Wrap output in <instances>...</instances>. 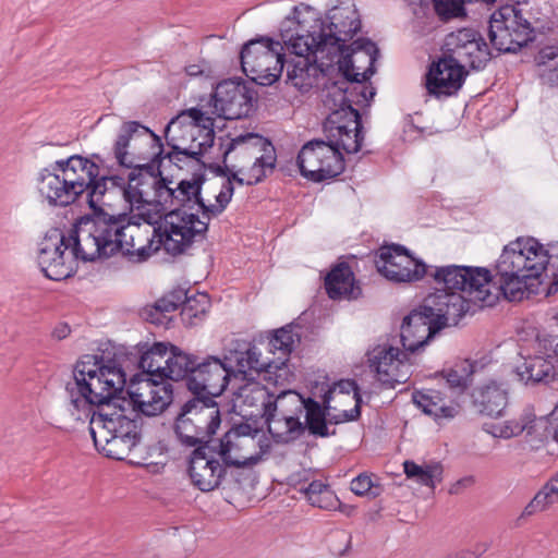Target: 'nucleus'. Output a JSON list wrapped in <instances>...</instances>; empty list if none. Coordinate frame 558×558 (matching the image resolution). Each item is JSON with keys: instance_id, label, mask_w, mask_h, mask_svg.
<instances>
[{"instance_id": "obj_1", "label": "nucleus", "mask_w": 558, "mask_h": 558, "mask_svg": "<svg viewBox=\"0 0 558 558\" xmlns=\"http://www.w3.org/2000/svg\"><path fill=\"white\" fill-rule=\"evenodd\" d=\"M538 241L518 238L504 247L496 264V278L485 267L448 265L433 274L436 284L457 289L485 306L494 305L502 295L509 301H521L529 290L527 281L542 276L537 263Z\"/></svg>"}, {"instance_id": "obj_2", "label": "nucleus", "mask_w": 558, "mask_h": 558, "mask_svg": "<svg viewBox=\"0 0 558 558\" xmlns=\"http://www.w3.org/2000/svg\"><path fill=\"white\" fill-rule=\"evenodd\" d=\"M288 24H294L305 36L311 37L319 51L341 59H364L374 63L379 54L377 46L369 39L359 38L347 44L361 31L360 13L353 0H329V8L323 16L318 10L299 3L293 7Z\"/></svg>"}, {"instance_id": "obj_3", "label": "nucleus", "mask_w": 558, "mask_h": 558, "mask_svg": "<svg viewBox=\"0 0 558 558\" xmlns=\"http://www.w3.org/2000/svg\"><path fill=\"white\" fill-rule=\"evenodd\" d=\"M206 232L207 222L181 209L170 210L158 228L148 222H133L129 217L119 253L143 262L163 247L168 254L175 256L184 253L194 242L203 241Z\"/></svg>"}, {"instance_id": "obj_4", "label": "nucleus", "mask_w": 558, "mask_h": 558, "mask_svg": "<svg viewBox=\"0 0 558 558\" xmlns=\"http://www.w3.org/2000/svg\"><path fill=\"white\" fill-rule=\"evenodd\" d=\"M65 145L43 143L35 148L37 158L53 163L37 175L39 195L53 207H66L77 202L89 185L98 181L99 167L81 155L63 156Z\"/></svg>"}, {"instance_id": "obj_5", "label": "nucleus", "mask_w": 558, "mask_h": 558, "mask_svg": "<svg viewBox=\"0 0 558 558\" xmlns=\"http://www.w3.org/2000/svg\"><path fill=\"white\" fill-rule=\"evenodd\" d=\"M107 190L105 177L88 186L84 194L93 215L81 218L72 228L74 250L83 262L109 258L121 250L129 216L104 209L102 199Z\"/></svg>"}, {"instance_id": "obj_6", "label": "nucleus", "mask_w": 558, "mask_h": 558, "mask_svg": "<svg viewBox=\"0 0 558 558\" xmlns=\"http://www.w3.org/2000/svg\"><path fill=\"white\" fill-rule=\"evenodd\" d=\"M125 384L124 372L114 364H102L96 355H84L65 384L68 412L75 421L87 420L93 407L113 405Z\"/></svg>"}, {"instance_id": "obj_7", "label": "nucleus", "mask_w": 558, "mask_h": 558, "mask_svg": "<svg viewBox=\"0 0 558 558\" xmlns=\"http://www.w3.org/2000/svg\"><path fill=\"white\" fill-rule=\"evenodd\" d=\"M428 294L420 306L412 310L401 324L400 340L411 354L423 348L439 330L457 325L469 311L470 304L457 289L444 284Z\"/></svg>"}, {"instance_id": "obj_8", "label": "nucleus", "mask_w": 558, "mask_h": 558, "mask_svg": "<svg viewBox=\"0 0 558 558\" xmlns=\"http://www.w3.org/2000/svg\"><path fill=\"white\" fill-rule=\"evenodd\" d=\"M223 166L215 165L211 169L227 180L239 184L253 185L259 183L267 170L276 165V153L272 144L265 137L247 133L232 138L222 154Z\"/></svg>"}, {"instance_id": "obj_9", "label": "nucleus", "mask_w": 558, "mask_h": 558, "mask_svg": "<svg viewBox=\"0 0 558 558\" xmlns=\"http://www.w3.org/2000/svg\"><path fill=\"white\" fill-rule=\"evenodd\" d=\"M142 425L141 415L130 417L121 404L114 403L93 412L89 432L98 450L108 458L125 460L141 442Z\"/></svg>"}, {"instance_id": "obj_10", "label": "nucleus", "mask_w": 558, "mask_h": 558, "mask_svg": "<svg viewBox=\"0 0 558 558\" xmlns=\"http://www.w3.org/2000/svg\"><path fill=\"white\" fill-rule=\"evenodd\" d=\"M280 37L286 51L293 54L290 60L284 59L287 82L301 92H307L317 84L319 75L323 74L318 59H327L331 63V54L314 47L316 43L294 24H288L287 17L281 23Z\"/></svg>"}, {"instance_id": "obj_11", "label": "nucleus", "mask_w": 558, "mask_h": 558, "mask_svg": "<svg viewBox=\"0 0 558 558\" xmlns=\"http://www.w3.org/2000/svg\"><path fill=\"white\" fill-rule=\"evenodd\" d=\"M220 423V410L214 399L193 397L181 407L173 430L182 446L197 448L210 446Z\"/></svg>"}, {"instance_id": "obj_12", "label": "nucleus", "mask_w": 558, "mask_h": 558, "mask_svg": "<svg viewBox=\"0 0 558 558\" xmlns=\"http://www.w3.org/2000/svg\"><path fill=\"white\" fill-rule=\"evenodd\" d=\"M162 153L160 136L137 121L123 122L112 146L117 163L126 169L159 162Z\"/></svg>"}, {"instance_id": "obj_13", "label": "nucleus", "mask_w": 558, "mask_h": 558, "mask_svg": "<svg viewBox=\"0 0 558 558\" xmlns=\"http://www.w3.org/2000/svg\"><path fill=\"white\" fill-rule=\"evenodd\" d=\"M488 37L498 52H517L536 39V29L517 3L501 7L490 15Z\"/></svg>"}, {"instance_id": "obj_14", "label": "nucleus", "mask_w": 558, "mask_h": 558, "mask_svg": "<svg viewBox=\"0 0 558 558\" xmlns=\"http://www.w3.org/2000/svg\"><path fill=\"white\" fill-rule=\"evenodd\" d=\"M284 44L269 38L248 41L241 50L243 72L256 84L269 86L280 76L284 68Z\"/></svg>"}, {"instance_id": "obj_15", "label": "nucleus", "mask_w": 558, "mask_h": 558, "mask_svg": "<svg viewBox=\"0 0 558 558\" xmlns=\"http://www.w3.org/2000/svg\"><path fill=\"white\" fill-rule=\"evenodd\" d=\"M74 233L68 235L61 229H50L39 243L37 262L44 275L56 281L71 277L76 270V260L82 256L74 250Z\"/></svg>"}, {"instance_id": "obj_16", "label": "nucleus", "mask_w": 558, "mask_h": 558, "mask_svg": "<svg viewBox=\"0 0 558 558\" xmlns=\"http://www.w3.org/2000/svg\"><path fill=\"white\" fill-rule=\"evenodd\" d=\"M305 408L306 398L293 390L281 391L275 397L266 422L275 442L289 444L304 434L301 416Z\"/></svg>"}, {"instance_id": "obj_17", "label": "nucleus", "mask_w": 558, "mask_h": 558, "mask_svg": "<svg viewBox=\"0 0 558 558\" xmlns=\"http://www.w3.org/2000/svg\"><path fill=\"white\" fill-rule=\"evenodd\" d=\"M298 166L301 174L313 181L323 182L340 175L345 168L343 155L324 140H312L299 151Z\"/></svg>"}, {"instance_id": "obj_18", "label": "nucleus", "mask_w": 558, "mask_h": 558, "mask_svg": "<svg viewBox=\"0 0 558 558\" xmlns=\"http://www.w3.org/2000/svg\"><path fill=\"white\" fill-rule=\"evenodd\" d=\"M375 266L379 274L393 282H414L433 274L438 267L427 266L424 262L416 259L408 248L400 244L381 246L375 256Z\"/></svg>"}, {"instance_id": "obj_19", "label": "nucleus", "mask_w": 558, "mask_h": 558, "mask_svg": "<svg viewBox=\"0 0 558 558\" xmlns=\"http://www.w3.org/2000/svg\"><path fill=\"white\" fill-rule=\"evenodd\" d=\"M203 182V175H195L192 180H182L174 189L175 197L172 210L181 209L189 214L185 208L192 209L194 205H197L202 209V218L195 216L207 222L208 227L211 217L220 215L226 209L232 198L234 187L231 180H227L215 196L216 204H206L201 193Z\"/></svg>"}, {"instance_id": "obj_20", "label": "nucleus", "mask_w": 558, "mask_h": 558, "mask_svg": "<svg viewBox=\"0 0 558 558\" xmlns=\"http://www.w3.org/2000/svg\"><path fill=\"white\" fill-rule=\"evenodd\" d=\"M255 92L245 83L228 80L220 82L207 105L208 116L239 120L250 114Z\"/></svg>"}, {"instance_id": "obj_21", "label": "nucleus", "mask_w": 558, "mask_h": 558, "mask_svg": "<svg viewBox=\"0 0 558 558\" xmlns=\"http://www.w3.org/2000/svg\"><path fill=\"white\" fill-rule=\"evenodd\" d=\"M161 174L159 168L154 162H146L142 166L131 168L128 177L111 175L105 177L106 183L111 182L113 186L120 189L123 197L132 207L140 208L143 205H151L156 199L155 187L159 183L158 178Z\"/></svg>"}, {"instance_id": "obj_22", "label": "nucleus", "mask_w": 558, "mask_h": 558, "mask_svg": "<svg viewBox=\"0 0 558 558\" xmlns=\"http://www.w3.org/2000/svg\"><path fill=\"white\" fill-rule=\"evenodd\" d=\"M444 56L456 63L480 70L492 59L488 45L483 36L473 28H461L450 33L445 40Z\"/></svg>"}, {"instance_id": "obj_23", "label": "nucleus", "mask_w": 558, "mask_h": 558, "mask_svg": "<svg viewBox=\"0 0 558 558\" xmlns=\"http://www.w3.org/2000/svg\"><path fill=\"white\" fill-rule=\"evenodd\" d=\"M231 377L230 368L226 361L209 356L204 362H198L192 376H189L186 386L194 397L211 398L220 396Z\"/></svg>"}, {"instance_id": "obj_24", "label": "nucleus", "mask_w": 558, "mask_h": 558, "mask_svg": "<svg viewBox=\"0 0 558 558\" xmlns=\"http://www.w3.org/2000/svg\"><path fill=\"white\" fill-rule=\"evenodd\" d=\"M410 354L392 345L378 347L369 357L371 367L374 368L383 385L395 388L397 384L407 383L411 376L413 363Z\"/></svg>"}, {"instance_id": "obj_25", "label": "nucleus", "mask_w": 558, "mask_h": 558, "mask_svg": "<svg viewBox=\"0 0 558 558\" xmlns=\"http://www.w3.org/2000/svg\"><path fill=\"white\" fill-rule=\"evenodd\" d=\"M466 75L464 65L442 54L429 64L425 74V88L429 96L437 99L450 97L461 89Z\"/></svg>"}, {"instance_id": "obj_26", "label": "nucleus", "mask_w": 558, "mask_h": 558, "mask_svg": "<svg viewBox=\"0 0 558 558\" xmlns=\"http://www.w3.org/2000/svg\"><path fill=\"white\" fill-rule=\"evenodd\" d=\"M361 116L359 111H347V116L330 112L324 123L327 141L339 151L357 153L362 145Z\"/></svg>"}, {"instance_id": "obj_27", "label": "nucleus", "mask_w": 558, "mask_h": 558, "mask_svg": "<svg viewBox=\"0 0 558 558\" xmlns=\"http://www.w3.org/2000/svg\"><path fill=\"white\" fill-rule=\"evenodd\" d=\"M357 59H331V63L337 64L338 71L341 74L340 78L328 81L324 88V105L331 112L344 109L347 107L348 94H345L347 85L352 82L360 83L361 80H369L375 73L374 63H368V66L360 72V68L355 66Z\"/></svg>"}, {"instance_id": "obj_28", "label": "nucleus", "mask_w": 558, "mask_h": 558, "mask_svg": "<svg viewBox=\"0 0 558 558\" xmlns=\"http://www.w3.org/2000/svg\"><path fill=\"white\" fill-rule=\"evenodd\" d=\"M129 405L135 414L155 416L172 402V385L157 379H147L129 390Z\"/></svg>"}, {"instance_id": "obj_29", "label": "nucleus", "mask_w": 558, "mask_h": 558, "mask_svg": "<svg viewBox=\"0 0 558 558\" xmlns=\"http://www.w3.org/2000/svg\"><path fill=\"white\" fill-rule=\"evenodd\" d=\"M227 468L216 456L214 446L195 448L190 458L189 475L192 484L202 492L217 488L226 476Z\"/></svg>"}, {"instance_id": "obj_30", "label": "nucleus", "mask_w": 558, "mask_h": 558, "mask_svg": "<svg viewBox=\"0 0 558 558\" xmlns=\"http://www.w3.org/2000/svg\"><path fill=\"white\" fill-rule=\"evenodd\" d=\"M274 396L260 383L247 380L238 389V407L240 414L247 420L265 418L267 422L271 411Z\"/></svg>"}, {"instance_id": "obj_31", "label": "nucleus", "mask_w": 558, "mask_h": 558, "mask_svg": "<svg viewBox=\"0 0 558 558\" xmlns=\"http://www.w3.org/2000/svg\"><path fill=\"white\" fill-rule=\"evenodd\" d=\"M255 447L254 437H239L236 433H226L216 448V456L228 468L254 465L258 457L252 454Z\"/></svg>"}, {"instance_id": "obj_32", "label": "nucleus", "mask_w": 558, "mask_h": 558, "mask_svg": "<svg viewBox=\"0 0 558 558\" xmlns=\"http://www.w3.org/2000/svg\"><path fill=\"white\" fill-rule=\"evenodd\" d=\"M509 390L505 383L494 379L474 388L472 392V404L483 415L499 417L508 405Z\"/></svg>"}, {"instance_id": "obj_33", "label": "nucleus", "mask_w": 558, "mask_h": 558, "mask_svg": "<svg viewBox=\"0 0 558 558\" xmlns=\"http://www.w3.org/2000/svg\"><path fill=\"white\" fill-rule=\"evenodd\" d=\"M228 366L235 378L241 376L243 380H253V374L262 372L274 373V362L269 357H262L255 345L248 347L245 351H233L226 357Z\"/></svg>"}, {"instance_id": "obj_34", "label": "nucleus", "mask_w": 558, "mask_h": 558, "mask_svg": "<svg viewBox=\"0 0 558 558\" xmlns=\"http://www.w3.org/2000/svg\"><path fill=\"white\" fill-rule=\"evenodd\" d=\"M187 118L191 121L186 123V126L181 129L183 136H189L190 144L199 145V157L210 148L214 144L215 132H214V118L208 116V111H204L198 108H191L187 110Z\"/></svg>"}, {"instance_id": "obj_35", "label": "nucleus", "mask_w": 558, "mask_h": 558, "mask_svg": "<svg viewBox=\"0 0 558 558\" xmlns=\"http://www.w3.org/2000/svg\"><path fill=\"white\" fill-rule=\"evenodd\" d=\"M325 288L330 299H356L361 294L360 287L355 286L354 275L347 263L336 265L325 278Z\"/></svg>"}, {"instance_id": "obj_36", "label": "nucleus", "mask_w": 558, "mask_h": 558, "mask_svg": "<svg viewBox=\"0 0 558 558\" xmlns=\"http://www.w3.org/2000/svg\"><path fill=\"white\" fill-rule=\"evenodd\" d=\"M175 129L177 123L169 122L165 130V138L168 146L171 147V150L167 154H161L160 161L156 162L157 169L160 168V165L165 159H168L170 163L175 165L180 169L183 168L182 163L187 160L199 162V145H186L185 143H182V137L177 136Z\"/></svg>"}, {"instance_id": "obj_37", "label": "nucleus", "mask_w": 558, "mask_h": 558, "mask_svg": "<svg viewBox=\"0 0 558 558\" xmlns=\"http://www.w3.org/2000/svg\"><path fill=\"white\" fill-rule=\"evenodd\" d=\"M413 401L425 414L434 416L436 421L453 418L460 410L458 403L447 402L440 391L435 389L416 391L413 395Z\"/></svg>"}, {"instance_id": "obj_38", "label": "nucleus", "mask_w": 558, "mask_h": 558, "mask_svg": "<svg viewBox=\"0 0 558 558\" xmlns=\"http://www.w3.org/2000/svg\"><path fill=\"white\" fill-rule=\"evenodd\" d=\"M529 421L525 432L533 448L538 449L542 445L547 447L553 444L558 445V417L553 414L536 417L529 411Z\"/></svg>"}, {"instance_id": "obj_39", "label": "nucleus", "mask_w": 558, "mask_h": 558, "mask_svg": "<svg viewBox=\"0 0 558 558\" xmlns=\"http://www.w3.org/2000/svg\"><path fill=\"white\" fill-rule=\"evenodd\" d=\"M296 342H300V335L294 332L291 324L274 331L269 338L268 350L274 355L278 354L270 359V362H274L275 371L281 369L286 365Z\"/></svg>"}, {"instance_id": "obj_40", "label": "nucleus", "mask_w": 558, "mask_h": 558, "mask_svg": "<svg viewBox=\"0 0 558 558\" xmlns=\"http://www.w3.org/2000/svg\"><path fill=\"white\" fill-rule=\"evenodd\" d=\"M518 375L525 384L558 381V373L550 361L542 356L529 357L518 367Z\"/></svg>"}, {"instance_id": "obj_41", "label": "nucleus", "mask_w": 558, "mask_h": 558, "mask_svg": "<svg viewBox=\"0 0 558 558\" xmlns=\"http://www.w3.org/2000/svg\"><path fill=\"white\" fill-rule=\"evenodd\" d=\"M168 347L166 343L156 342L145 351H142L138 367L149 376L148 379L165 381Z\"/></svg>"}, {"instance_id": "obj_42", "label": "nucleus", "mask_w": 558, "mask_h": 558, "mask_svg": "<svg viewBox=\"0 0 558 558\" xmlns=\"http://www.w3.org/2000/svg\"><path fill=\"white\" fill-rule=\"evenodd\" d=\"M197 359L175 345L169 344L166 363L165 379L181 380L187 379L196 368Z\"/></svg>"}, {"instance_id": "obj_43", "label": "nucleus", "mask_w": 558, "mask_h": 558, "mask_svg": "<svg viewBox=\"0 0 558 558\" xmlns=\"http://www.w3.org/2000/svg\"><path fill=\"white\" fill-rule=\"evenodd\" d=\"M305 423L303 426L311 435L316 437H328L336 434V430L329 432L327 426V416H329V409L315 401L312 398H306Z\"/></svg>"}, {"instance_id": "obj_44", "label": "nucleus", "mask_w": 558, "mask_h": 558, "mask_svg": "<svg viewBox=\"0 0 558 558\" xmlns=\"http://www.w3.org/2000/svg\"><path fill=\"white\" fill-rule=\"evenodd\" d=\"M484 367L480 361L464 360L446 374V381L452 389L464 391L472 383V376Z\"/></svg>"}, {"instance_id": "obj_45", "label": "nucleus", "mask_w": 558, "mask_h": 558, "mask_svg": "<svg viewBox=\"0 0 558 558\" xmlns=\"http://www.w3.org/2000/svg\"><path fill=\"white\" fill-rule=\"evenodd\" d=\"M537 263H541L542 275L545 274L547 277L553 279L549 287V292L558 291V242L549 243L544 247L538 242L537 248Z\"/></svg>"}, {"instance_id": "obj_46", "label": "nucleus", "mask_w": 558, "mask_h": 558, "mask_svg": "<svg viewBox=\"0 0 558 558\" xmlns=\"http://www.w3.org/2000/svg\"><path fill=\"white\" fill-rule=\"evenodd\" d=\"M210 308V300L206 293L187 296L181 310V317L185 325L195 326L201 323Z\"/></svg>"}, {"instance_id": "obj_47", "label": "nucleus", "mask_w": 558, "mask_h": 558, "mask_svg": "<svg viewBox=\"0 0 558 558\" xmlns=\"http://www.w3.org/2000/svg\"><path fill=\"white\" fill-rule=\"evenodd\" d=\"M404 473L408 478L414 480L421 485L435 487V482L440 481L442 468L439 463L426 464L424 466L413 461H404Z\"/></svg>"}, {"instance_id": "obj_48", "label": "nucleus", "mask_w": 558, "mask_h": 558, "mask_svg": "<svg viewBox=\"0 0 558 558\" xmlns=\"http://www.w3.org/2000/svg\"><path fill=\"white\" fill-rule=\"evenodd\" d=\"M367 80H361L360 83L352 82V84L347 85L345 94H348L347 107L341 110H337L338 113H343L347 116V111H359L354 108V105L362 106L365 105L372 99L375 95V90L373 87H368L365 85Z\"/></svg>"}, {"instance_id": "obj_49", "label": "nucleus", "mask_w": 558, "mask_h": 558, "mask_svg": "<svg viewBox=\"0 0 558 558\" xmlns=\"http://www.w3.org/2000/svg\"><path fill=\"white\" fill-rule=\"evenodd\" d=\"M529 422V411H525L519 418L492 424L489 433L494 437L509 439L517 437L526 430V425Z\"/></svg>"}, {"instance_id": "obj_50", "label": "nucleus", "mask_w": 558, "mask_h": 558, "mask_svg": "<svg viewBox=\"0 0 558 558\" xmlns=\"http://www.w3.org/2000/svg\"><path fill=\"white\" fill-rule=\"evenodd\" d=\"M536 64L548 72V80L553 86L558 87V47L547 46L539 50L535 57Z\"/></svg>"}, {"instance_id": "obj_51", "label": "nucleus", "mask_w": 558, "mask_h": 558, "mask_svg": "<svg viewBox=\"0 0 558 558\" xmlns=\"http://www.w3.org/2000/svg\"><path fill=\"white\" fill-rule=\"evenodd\" d=\"M556 502H558V498H555V496L543 485L542 488L531 499V501L524 507L518 520L532 517L538 512H544Z\"/></svg>"}, {"instance_id": "obj_52", "label": "nucleus", "mask_w": 558, "mask_h": 558, "mask_svg": "<svg viewBox=\"0 0 558 558\" xmlns=\"http://www.w3.org/2000/svg\"><path fill=\"white\" fill-rule=\"evenodd\" d=\"M312 506L328 509L331 506V493L320 481H313L302 489Z\"/></svg>"}, {"instance_id": "obj_53", "label": "nucleus", "mask_w": 558, "mask_h": 558, "mask_svg": "<svg viewBox=\"0 0 558 558\" xmlns=\"http://www.w3.org/2000/svg\"><path fill=\"white\" fill-rule=\"evenodd\" d=\"M471 0H433L434 10L438 17L447 22L454 17L465 16L464 4Z\"/></svg>"}, {"instance_id": "obj_54", "label": "nucleus", "mask_w": 558, "mask_h": 558, "mask_svg": "<svg viewBox=\"0 0 558 558\" xmlns=\"http://www.w3.org/2000/svg\"><path fill=\"white\" fill-rule=\"evenodd\" d=\"M351 490L357 496L376 498L380 495L381 487L378 484H375L368 474L361 473L352 480Z\"/></svg>"}, {"instance_id": "obj_55", "label": "nucleus", "mask_w": 558, "mask_h": 558, "mask_svg": "<svg viewBox=\"0 0 558 558\" xmlns=\"http://www.w3.org/2000/svg\"><path fill=\"white\" fill-rule=\"evenodd\" d=\"M336 391H339V393H342L347 397L351 392H353V399L355 400V404H357V399L362 400L357 384L352 379H341L337 384H335L332 388H329L323 396V402L325 403V407L327 409H330V402Z\"/></svg>"}, {"instance_id": "obj_56", "label": "nucleus", "mask_w": 558, "mask_h": 558, "mask_svg": "<svg viewBox=\"0 0 558 558\" xmlns=\"http://www.w3.org/2000/svg\"><path fill=\"white\" fill-rule=\"evenodd\" d=\"M159 183L156 184V199L151 201V204H156L167 207H174V189L170 186L171 181H167L165 178L159 174L158 178Z\"/></svg>"}, {"instance_id": "obj_57", "label": "nucleus", "mask_w": 558, "mask_h": 558, "mask_svg": "<svg viewBox=\"0 0 558 558\" xmlns=\"http://www.w3.org/2000/svg\"><path fill=\"white\" fill-rule=\"evenodd\" d=\"M361 404L362 400L357 399V404L353 409L341 411L339 414L329 415V422L331 424H340L344 422L355 421L361 416Z\"/></svg>"}, {"instance_id": "obj_58", "label": "nucleus", "mask_w": 558, "mask_h": 558, "mask_svg": "<svg viewBox=\"0 0 558 558\" xmlns=\"http://www.w3.org/2000/svg\"><path fill=\"white\" fill-rule=\"evenodd\" d=\"M168 299L171 301V303H174V310H177L179 306L181 308L184 305V302L187 300V291L183 288H177L169 293L166 294Z\"/></svg>"}, {"instance_id": "obj_59", "label": "nucleus", "mask_w": 558, "mask_h": 558, "mask_svg": "<svg viewBox=\"0 0 558 558\" xmlns=\"http://www.w3.org/2000/svg\"><path fill=\"white\" fill-rule=\"evenodd\" d=\"M154 307L157 312L160 313H170L175 311L174 303H171L167 295H163L161 299L157 300Z\"/></svg>"}, {"instance_id": "obj_60", "label": "nucleus", "mask_w": 558, "mask_h": 558, "mask_svg": "<svg viewBox=\"0 0 558 558\" xmlns=\"http://www.w3.org/2000/svg\"><path fill=\"white\" fill-rule=\"evenodd\" d=\"M187 117V111L186 112H183L181 113L180 116H178L177 118L172 119L170 122H175L177 123V129H175V134L177 136H181L182 137V143H185L186 145L190 144V138L189 136H183L182 135V131L181 129H183L184 126H186V123H183L184 119Z\"/></svg>"}, {"instance_id": "obj_61", "label": "nucleus", "mask_w": 558, "mask_h": 558, "mask_svg": "<svg viewBox=\"0 0 558 558\" xmlns=\"http://www.w3.org/2000/svg\"><path fill=\"white\" fill-rule=\"evenodd\" d=\"M251 432H252V428L248 424H240V425L232 427L227 433H236V434H239V437H252Z\"/></svg>"}, {"instance_id": "obj_62", "label": "nucleus", "mask_w": 558, "mask_h": 558, "mask_svg": "<svg viewBox=\"0 0 558 558\" xmlns=\"http://www.w3.org/2000/svg\"><path fill=\"white\" fill-rule=\"evenodd\" d=\"M69 333H70V327L65 324L56 327L52 331V336L58 340H62V339L66 338L69 336Z\"/></svg>"}, {"instance_id": "obj_63", "label": "nucleus", "mask_w": 558, "mask_h": 558, "mask_svg": "<svg viewBox=\"0 0 558 558\" xmlns=\"http://www.w3.org/2000/svg\"><path fill=\"white\" fill-rule=\"evenodd\" d=\"M189 75H196L199 73L197 65H191L186 69Z\"/></svg>"}, {"instance_id": "obj_64", "label": "nucleus", "mask_w": 558, "mask_h": 558, "mask_svg": "<svg viewBox=\"0 0 558 558\" xmlns=\"http://www.w3.org/2000/svg\"><path fill=\"white\" fill-rule=\"evenodd\" d=\"M462 483H463V481H459V482H457V483L451 487L450 493H451V494H457V493L459 492V490H458V488H459V486H460Z\"/></svg>"}]
</instances>
